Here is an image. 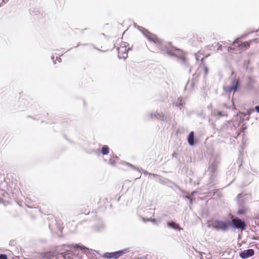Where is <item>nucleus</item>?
Here are the masks:
<instances>
[{"label":"nucleus","instance_id":"20e7f679","mask_svg":"<svg viewBox=\"0 0 259 259\" xmlns=\"http://www.w3.org/2000/svg\"><path fill=\"white\" fill-rule=\"evenodd\" d=\"M231 221V227L235 229H240L243 230L245 229L246 225L245 223L241 220L237 218H232Z\"/></svg>","mask_w":259,"mask_h":259},{"label":"nucleus","instance_id":"aec40b11","mask_svg":"<svg viewBox=\"0 0 259 259\" xmlns=\"http://www.w3.org/2000/svg\"><path fill=\"white\" fill-rule=\"evenodd\" d=\"M147 221H151L153 223H155L156 222V220L155 219H147Z\"/></svg>","mask_w":259,"mask_h":259},{"label":"nucleus","instance_id":"7ed1b4c3","mask_svg":"<svg viewBox=\"0 0 259 259\" xmlns=\"http://www.w3.org/2000/svg\"><path fill=\"white\" fill-rule=\"evenodd\" d=\"M130 48L125 42L122 43L118 48V56L120 58L125 59L127 57V53Z\"/></svg>","mask_w":259,"mask_h":259},{"label":"nucleus","instance_id":"2eb2a0df","mask_svg":"<svg viewBox=\"0 0 259 259\" xmlns=\"http://www.w3.org/2000/svg\"><path fill=\"white\" fill-rule=\"evenodd\" d=\"M110 149L107 145H104L101 149V152L103 155H107L109 153Z\"/></svg>","mask_w":259,"mask_h":259},{"label":"nucleus","instance_id":"dca6fc26","mask_svg":"<svg viewBox=\"0 0 259 259\" xmlns=\"http://www.w3.org/2000/svg\"><path fill=\"white\" fill-rule=\"evenodd\" d=\"M118 160V157L115 156L111 157L109 159V163L111 164L112 165H115L117 162V161Z\"/></svg>","mask_w":259,"mask_h":259},{"label":"nucleus","instance_id":"f257e3e1","mask_svg":"<svg viewBox=\"0 0 259 259\" xmlns=\"http://www.w3.org/2000/svg\"><path fill=\"white\" fill-rule=\"evenodd\" d=\"M209 227L225 232L231 227V222L230 220L215 221L209 224Z\"/></svg>","mask_w":259,"mask_h":259},{"label":"nucleus","instance_id":"6ab92c4d","mask_svg":"<svg viewBox=\"0 0 259 259\" xmlns=\"http://www.w3.org/2000/svg\"><path fill=\"white\" fill-rule=\"evenodd\" d=\"M8 257L5 254H0V259H7Z\"/></svg>","mask_w":259,"mask_h":259},{"label":"nucleus","instance_id":"5701e85b","mask_svg":"<svg viewBox=\"0 0 259 259\" xmlns=\"http://www.w3.org/2000/svg\"><path fill=\"white\" fill-rule=\"evenodd\" d=\"M19 192H20V189H19V188H18V189H17L16 190V191H15V192H13V193L14 194H16L17 193H19Z\"/></svg>","mask_w":259,"mask_h":259},{"label":"nucleus","instance_id":"bb28decb","mask_svg":"<svg viewBox=\"0 0 259 259\" xmlns=\"http://www.w3.org/2000/svg\"><path fill=\"white\" fill-rule=\"evenodd\" d=\"M54 59H55L54 56H53V57H52V60H53V61L54 62V63H56V61H55V60H54Z\"/></svg>","mask_w":259,"mask_h":259},{"label":"nucleus","instance_id":"4be33fe9","mask_svg":"<svg viewBox=\"0 0 259 259\" xmlns=\"http://www.w3.org/2000/svg\"><path fill=\"white\" fill-rule=\"evenodd\" d=\"M46 255L47 256H48V257H50V253H48ZM54 257H56L55 255H52L51 257H49V258H50V259H54Z\"/></svg>","mask_w":259,"mask_h":259},{"label":"nucleus","instance_id":"c756f323","mask_svg":"<svg viewBox=\"0 0 259 259\" xmlns=\"http://www.w3.org/2000/svg\"><path fill=\"white\" fill-rule=\"evenodd\" d=\"M142 219H143V220L144 221H145V218H143Z\"/></svg>","mask_w":259,"mask_h":259},{"label":"nucleus","instance_id":"a211bd4d","mask_svg":"<svg viewBox=\"0 0 259 259\" xmlns=\"http://www.w3.org/2000/svg\"><path fill=\"white\" fill-rule=\"evenodd\" d=\"M201 65L204 68L205 74L206 75L208 73V68L205 65V62H203V64H201Z\"/></svg>","mask_w":259,"mask_h":259},{"label":"nucleus","instance_id":"9b49d317","mask_svg":"<svg viewBox=\"0 0 259 259\" xmlns=\"http://www.w3.org/2000/svg\"><path fill=\"white\" fill-rule=\"evenodd\" d=\"M161 51L163 52L164 54H167L169 55L173 56L175 55L174 50L171 48H168L166 46H164L161 49Z\"/></svg>","mask_w":259,"mask_h":259},{"label":"nucleus","instance_id":"a878e982","mask_svg":"<svg viewBox=\"0 0 259 259\" xmlns=\"http://www.w3.org/2000/svg\"><path fill=\"white\" fill-rule=\"evenodd\" d=\"M76 248H77V247H80V249H83V248H84V247H82V246H78V245H76Z\"/></svg>","mask_w":259,"mask_h":259},{"label":"nucleus","instance_id":"f03ea898","mask_svg":"<svg viewBox=\"0 0 259 259\" xmlns=\"http://www.w3.org/2000/svg\"><path fill=\"white\" fill-rule=\"evenodd\" d=\"M237 39V51L239 53H242L247 50L250 47L251 44L253 42L257 43L259 42V38H253L245 41H240L239 38Z\"/></svg>","mask_w":259,"mask_h":259},{"label":"nucleus","instance_id":"4468645a","mask_svg":"<svg viewBox=\"0 0 259 259\" xmlns=\"http://www.w3.org/2000/svg\"><path fill=\"white\" fill-rule=\"evenodd\" d=\"M7 196L8 193L5 190L0 189V202H3Z\"/></svg>","mask_w":259,"mask_h":259},{"label":"nucleus","instance_id":"9d476101","mask_svg":"<svg viewBox=\"0 0 259 259\" xmlns=\"http://www.w3.org/2000/svg\"><path fill=\"white\" fill-rule=\"evenodd\" d=\"M237 43L238 39L234 41L231 46L228 47V52L230 53H233L236 51H237Z\"/></svg>","mask_w":259,"mask_h":259},{"label":"nucleus","instance_id":"b1692460","mask_svg":"<svg viewBox=\"0 0 259 259\" xmlns=\"http://www.w3.org/2000/svg\"><path fill=\"white\" fill-rule=\"evenodd\" d=\"M255 109L258 113H259V106H255Z\"/></svg>","mask_w":259,"mask_h":259},{"label":"nucleus","instance_id":"f3484780","mask_svg":"<svg viewBox=\"0 0 259 259\" xmlns=\"http://www.w3.org/2000/svg\"><path fill=\"white\" fill-rule=\"evenodd\" d=\"M107 40L105 39L104 41V46H101V48H103V50H101L102 51L105 52L109 49V47L107 45Z\"/></svg>","mask_w":259,"mask_h":259},{"label":"nucleus","instance_id":"ddd939ff","mask_svg":"<svg viewBox=\"0 0 259 259\" xmlns=\"http://www.w3.org/2000/svg\"><path fill=\"white\" fill-rule=\"evenodd\" d=\"M167 226L169 228L175 229V230H179L180 227L179 226L176 224L175 222H168L167 223Z\"/></svg>","mask_w":259,"mask_h":259},{"label":"nucleus","instance_id":"c85d7f7f","mask_svg":"<svg viewBox=\"0 0 259 259\" xmlns=\"http://www.w3.org/2000/svg\"><path fill=\"white\" fill-rule=\"evenodd\" d=\"M59 62H60L61 61V59L60 58H59Z\"/></svg>","mask_w":259,"mask_h":259},{"label":"nucleus","instance_id":"423d86ee","mask_svg":"<svg viewBox=\"0 0 259 259\" xmlns=\"http://www.w3.org/2000/svg\"><path fill=\"white\" fill-rule=\"evenodd\" d=\"M126 252V250H119L115 252H106L104 254V256L106 258H117L119 256H121L122 255L124 254Z\"/></svg>","mask_w":259,"mask_h":259},{"label":"nucleus","instance_id":"39448f33","mask_svg":"<svg viewBox=\"0 0 259 259\" xmlns=\"http://www.w3.org/2000/svg\"><path fill=\"white\" fill-rule=\"evenodd\" d=\"M239 86V81L238 80L234 79L232 81V84L230 86H226L224 88L225 92L231 93L232 92H235L238 89Z\"/></svg>","mask_w":259,"mask_h":259},{"label":"nucleus","instance_id":"6e6552de","mask_svg":"<svg viewBox=\"0 0 259 259\" xmlns=\"http://www.w3.org/2000/svg\"><path fill=\"white\" fill-rule=\"evenodd\" d=\"M146 37L149 41H153L155 44L158 45H161L162 44L161 39L152 33H148V34H146Z\"/></svg>","mask_w":259,"mask_h":259},{"label":"nucleus","instance_id":"1a4fd4ad","mask_svg":"<svg viewBox=\"0 0 259 259\" xmlns=\"http://www.w3.org/2000/svg\"><path fill=\"white\" fill-rule=\"evenodd\" d=\"M253 254L254 250L252 249H249L242 251L240 254V256L242 258H247L252 256Z\"/></svg>","mask_w":259,"mask_h":259},{"label":"nucleus","instance_id":"cd10ccee","mask_svg":"<svg viewBox=\"0 0 259 259\" xmlns=\"http://www.w3.org/2000/svg\"><path fill=\"white\" fill-rule=\"evenodd\" d=\"M243 212V211H238V213H239V214H242V213H242Z\"/></svg>","mask_w":259,"mask_h":259},{"label":"nucleus","instance_id":"393cba45","mask_svg":"<svg viewBox=\"0 0 259 259\" xmlns=\"http://www.w3.org/2000/svg\"><path fill=\"white\" fill-rule=\"evenodd\" d=\"M243 197V195L242 194H239L237 196V197L238 198H242Z\"/></svg>","mask_w":259,"mask_h":259},{"label":"nucleus","instance_id":"0eeeda50","mask_svg":"<svg viewBox=\"0 0 259 259\" xmlns=\"http://www.w3.org/2000/svg\"><path fill=\"white\" fill-rule=\"evenodd\" d=\"M195 58L197 61H200L201 64H203L204 62V59L205 57H207L209 54L205 55L203 50H200L195 54Z\"/></svg>","mask_w":259,"mask_h":259},{"label":"nucleus","instance_id":"f8f14e48","mask_svg":"<svg viewBox=\"0 0 259 259\" xmlns=\"http://www.w3.org/2000/svg\"><path fill=\"white\" fill-rule=\"evenodd\" d=\"M188 142L189 145L193 146L194 145V132H191L188 137Z\"/></svg>","mask_w":259,"mask_h":259},{"label":"nucleus","instance_id":"412c9836","mask_svg":"<svg viewBox=\"0 0 259 259\" xmlns=\"http://www.w3.org/2000/svg\"><path fill=\"white\" fill-rule=\"evenodd\" d=\"M218 50H222V46L219 43L218 44Z\"/></svg>","mask_w":259,"mask_h":259}]
</instances>
